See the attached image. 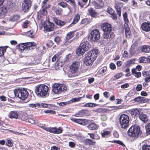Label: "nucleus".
<instances>
[{"label": "nucleus", "instance_id": "nucleus-29", "mask_svg": "<svg viewBox=\"0 0 150 150\" xmlns=\"http://www.w3.org/2000/svg\"><path fill=\"white\" fill-rule=\"evenodd\" d=\"M84 143L86 145H94L96 142L90 139H86L84 140Z\"/></svg>", "mask_w": 150, "mask_h": 150}, {"label": "nucleus", "instance_id": "nucleus-57", "mask_svg": "<svg viewBox=\"0 0 150 150\" xmlns=\"http://www.w3.org/2000/svg\"><path fill=\"white\" fill-rule=\"evenodd\" d=\"M122 73H118L115 75L114 77L117 79H118L122 76Z\"/></svg>", "mask_w": 150, "mask_h": 150}, {"label": "nucleus", "instance_id": "nucleus-5", "mask_svg": "<svg viewBox=\"0 0 150 150\" xmlns=\"http://www.w3.org/2000/svg\"><path fill=\"white\" fill-rule=\"evenodd\" d=\"M141 133L140 127L139 126H132L128 131V134L130 136L134 139H136L139 135Z\"/></svg>", "mask_w": 150, "mask_h": 150}, {"label": "nucleus", "instance_id": "nucleus-45", "mask_svg": "<svg viewBox=\"0 0 150 150\" xmlns=\"http://www.w3.org/2000/svg\"><path fill=\"white\" fill-rule=\"evenodd\" d=\"M58 5L63 8H65L68 6V4L66 3L63 1L59 3Z\"/></svg>", "mask_w": 150, "mask_h": 150}, {"label": "nucleus", "instance_id": "nucleus-56", "mask_svg": "<svg viewBox=\"0 0 150 150\" xmlns=\"http://www.w3.org/2000/svg\"><path fill=\"white\" fill-rule=\"evenodd\" d=\"M101 74H104L107 70V68L105 67H103L100 69Z\"/></svg>", "mask_w": 150, "mask_h": 150}, {"label": "nucleus", "instance_id": "nucleus-42", "mask_svg": "<svg viewBox=\"0 0 150 150\" xmlns=\"http://www.w3.org/2000/svg\"><path fill=\"white\" fill-rule=\"evenodd\" d=\"M7 142L6 143V145L9 147H12L13 145L12 140L10 138H8L6 139Z\"/></svg>", "mask_w": 150, "mask_h": 150}, {"label": "nucleus", "instance_id": "nucleus-24", "mask_svg": "<svg viewBox=\"0 0 150 150\" xmlns=\"http://www.w3.org/2000/svg\"><path fill=\"white\" fill-rule=\"evenodd\" d=\"M141 110L139 109H133L130 110V112L132 115L135 116L139 115L140 113Z\"/></svg>", "mask_w": 150, "mask_h": 150}, {"label": "nucleus", "instance_id": "nucleus-12", "mask_svg": "<svg viewBox=\"0 0 150 150\" xmlns=\"http://www.w3.org/2000/svg\"><path fill=\"white\" fill-rule=\"evenodd\" d=\"M31 6V1L30 0H23L22 4V9L23 11L27 12Z\"/></svg>", "mask_w": 150, "mask_h": 150}, {"label": "nucleus", "instance_id": "nucleus-31", "mask_svg": "<svg viewBox=\"0 0 150 150\" xmlns=\"http://www.w3.org/2000/svg\"><path fill=\"white\" fill-rule=\"evenodd\" d=\"M52 107V105L50 104H47L46 103H39V108H50Z\"/></svg>", "mask_w": 150, "mask_h": 150}, {"label": "nucleus", "instance_id": "nucleus-60", "mask_svg": "<svg viewBox=\"0 0 150 150\" xmlns=\"http://www.w3.org/2000/svg\"><path fill=\"white\" fill-rule=\"evenodd\" d=\"M27 121H28L32 124H34L35 122V120H34V119H32V118H28V120H27Z\"/></svg>", "mask_w": 150, "mask_h": 150}, {"label": "nucleus", "instance_id": "nucleus-46", "mask_svg": "<svg viewBox=\"0 0 150 150\" xmlns=\"http://www.w3.org/2000/svg\"><path fill=\"white\" fill-rule=\"evenodd\" d=\"M60 54V53H58V54H55L52 58V62H54L57 59L59 55Z\"/></svg>", "mask_w": 150, "mask_h": 150}, {"label": "nucleus", "instance_id": "nucleus-53", "mask_svg": "<svg viewBox=\"0 0 150 150\" xmlns=\"http://www.w3.org/2000/svg\"><path fill=\"white\" fill-rule=\"evenodd\" d=\"M44 112L46 113H50L54 114L55 113V111L52 110H47L44 111Z\"/></svg>", "mask_w": 150, "mask_h": 150}, {"label": "nucleus", "instance_id": "nucleus-2", "mask_svg": "<svg viewBox=\"0 0 150 150\" xmlns=\"http://www.w3.org/2000/svg\"><path fill=\"white\" fill-rule=\"evenodd\" d=\"M98 51L97 49H94L88 52L86 54L84 59V63L87 66L92 64L97 57Z\"/></svg>", "mask_w": 150, "mask_h": 150}, {"label": "nucleus", "instance_id": "nucleus-25", "mask_svg": "<svg viewBox=\"0 0 150 150\" xmlns=\"http://www.w3.org/2000/svg\"><path fill=\"white\" fill-rule=\"evenodd\" d=\"M139 117L140 119L144 122H147L148 120V117L146 115L143 113L139 115Z\"/></svg>", "mask_w": 150, "mask_h": 150}, {"label": "nucleus", "instance_id": "nucleus-26", "mask_svg": "<svg viewBox=\"0 0 150 150\" xmlns=\"http://www.w3.org/2000/svg\"><path fill=\"white\" fill-rule=\"evenodd\" d=\"M26 43H21L18 45L16 47L18 49H20L22 52L23 50H26Z\"/></svg>", "mask_w": 150, "mask_h": 150}, {"label": "nucleus", "instance_id": "nucleus-55", "mask_svg": "<svg viewBox=\"0 0 150 150\" xmlns=\"http://www.w3.org/2000/svg\"><path fill=\"white\" fill-rule=\"evenodd\" d=\"M76 145V143L72 142H69V146L71 148L74 147Z\"/></svg>", "mask_w": 150, "mask_h": 150}, {"label": "nucleus", "instance_id": "nucleus-47", "mask_svg": "<svg viewBox=\"0 0 150 150\" xmlns=\"http://www.w3.org/2000/svg\"><path fill=\"white\" fill-rule=\"evenodd\" d=\"M109 142H112V143H117L123 146L124 145L123 143L121 142L119 140H113L112 141H109Z\"/></svg>", "mask_w": 150, "mask_h": 150}, {"label": "nucleus", "instance_id": "nucleus-30", "mask_svg": "<svg viewBox=\"0 0 150 150\" xmlns=\"http://www.w3.org/2000/svg\"><path fill=\"white\" fill-rule=\"evenodd\" d=\"M88 127L90 130H94L97 129L98 126L95 123H91L88 125Z\"/></svg>", "mask_w": 150, "mask_h": 150}, {"label": "nucleus", "instance_id": "nucleus-34", "mask_svg": "<svg viewBox=\"0 0 150 150\" xmlns=\"http://www.w3.org/2000/svg\"><path fill=\"white\" fill-rule=\"evenodd\" d=\"M20 117L19 119H21L23 120L27 121L28 117H27V115L26 114H24L21 111V113L20 114Z\"/></svg>", "mask_w": 150, "mask_h": 150}, {"label": "nucleus", "instance_id": "nucleus-1", "mask_svg": "<svg viewBox=\"0 0 150 150\" xmlns=\"http://www.w3.org/2000/svg\"><path fill=\"white\" fill-rule=\"evenodd\" d=\"M35 91L38 96L45 97L49 94V87L44 84L37 85L35 87Z\"/></svg>", "mask_w": 150, "mask_h": 150}, {"label": "nucleus", "instance_id": "nucleus-3", "mask_svg": "<svg viewBox=\"0 0 150 150\" xmlns=\"http://www.w3.org/2000/svg\"><path fill=\"white\" fill-rule=\"evenodd\" d=\"M101 28L104 32V38L106 39L110 38L112 35V33L111 34L112 29V25L108 23H105L102 25Z\"/></svg>", "mask_w": 150, "mask_h": 150}, {"label": "nucleus", "instance_id": "nucleus-41", "mask_svg": "<svg viewBox=\"0 0 150 150\" xmlns=\"http://www.w3.org/2000/svg\"><path fill=\"white\" fill-rule=\"evenodd\" d=\"M125 33L126 36L129 35L130 33V29L128 27V24H125L124 25Z\"/></svg>", "mask_w": 150, "mask_h": 150}, {"label": "nucleus", "instance_id": "nucleus-4", "mask_svg": "<svg viewBox=\"0 0 150 150\" xmlns=\"http://www.w3.org/2000/svg\"><path fill=\"white\" fill-rule=\"evenodd\" d=\"M67 89L66 86L63 84L54 83L52 86V90L55 94H59L66 91Z\"/></svg>", "mask_w": 150, "mask_h": 150}, {"label": "nucleus", "instance_id": "nucleus-35", "mask_svg": "<svg viewBox=\"0 0 150 150\" xmlns=\"http://www.w3.org/2000/svg\"><path fill=\"white\" fill-rule=\"evenodd\" d=\"M80 17V16L78 14H76L74 18L73 23L74 24L77 23L79 21Z\"/></svg>", "mask_w": 150, "mask_h": 150}, {"label": "nucleus", "instance_id": "nucleus-10", "mask_svg": "<svg viewBox=\"0 0 150 150\" xmlns=\"http://www.w3.org/2000/svg\"><path fill=\"white\" fill-rule=\"evenodd\" d=\"M40 127L47 131L54 134H58L61 133L62 132V129L60 127L56 128L55 127H46L43 126H40Z\"/></svg>", "mask_w": 150, "mask_h": 150}, {"label": "nucleus", "instance_id": "nucleus-43", "mask_svg": "<svg viewBox=\"0 0 150 150\" xmlns=\"http://www.w3.org/2000/svg\"><path fill=\"white\" fill-rule=\"evenodd\" d=\"M82 98L81 97H80L73 98L69 101V103H71L73 102H78Z\"/></svg>", "mask_w": 150, "mask_h": 150}, {"label": "nucleus", "instance_id": "nucleus-48", "mask_svg": "<svg viewBox=\"0 0 150 150\" xmlns=\"http://www.w3.org/2000/svg\"><path fill=\"white\" fill-rule=\"evenodd\" d=\"M56 14L57 15L61 14L62 13V9L60 8H58L55 11Z\"/></svg>", "mask_w": 150, "mask_h": 150}, {"label": "nucleus", "instance_id": "nucleus-51", "mask_svg": "<svg viewBox=\"0 0 150 150\" xmlns=\"http://www.w3.org/2000/svg\"><path fill=\"white\" fill-rule=\"evenodd\" d=\"M146 132L149 134H150V123L148 124L145 127Z\"/></svg>", "mask_w": 150, "mask_h": 150}, {"label": "nucleus", "instance_id": "nucleus-59", "mask_svg": "<svg viewBox=\"0 0 150 150\" xmlns=\"http://www.w3.org/2000/svg\"><path fill=\"white\" fill-rule=\"evenodd\" d=\"M55 66L56 68L57 69H58L62 67V65L61 64L57 62L56 63Z\"/></svg>", "mask_w": 150, "mask_h": 150}, {"label": "nucleus", "instance_id": "nucleus-37", "mask_svg": "<svg viewBox=\"0 0 150 150\" xmlns=\"http://www.w3.org/2000/svg\"><path fill=\"white\" fill-rule=\"evenodd\" d=\"M98 105L96 104L92 103H86L83 105L84 107H92L97 106Z\"/></svg>", "mask_w": 150, "mask_h": 150}, {"label": "nucleus", "instance_id": "nucleus-23", "mask_svg": "<svg viewBox=\"0 0 150 150\" xmlns=\"http://www.w3.org/2000/svg\"><path fill=\"white\" fill-rule=\"evenodd\" d=\"M7 12V10L5 8H0V18H4Z\"/></svg>", "mask_w": 150, "mask_h": 150}, {"label": "nucleus", "instance_id": "nucleus-27", "mask_svg": "<svg viewBox=\"0 0 150 150\" xmlns=\"http://www.w3.org/2000/svg\"><path fill=\"white\" fill-rule=\"evenodd\" d=\"M85 51H86L82 49V48L79 46V48L77 49L76 53L77 55L81 56L83 55Z\"/></svg>", "mask_w": 150, "mask_h": 150}, {"label": "nucleus", "instance_id": "nucleus-61", "mask_svg": "<svg viewBox=\"0 0 150 150\" xmlns=\"http://www.w3.org/2000/svg\"><path fill=\"white\" fill-rule=\"evenodd\" d=\"M110 67L112 69H114L116 68V66L113 63H111L110 64Z\"/></svg>", "mask_w": 150, "mask_h": 150}, {"label": "nucleus", "instance_id": "nucleus-54", "mask_svg": "<svg viewBox=\"0 0 150 150\" xmlns=\"http://www.w3.org/2000/svg\"><path fill=\"white\" fill-rule=\"evenodd\" d=\"M107 12L110 14H112L114 11L111 8L108 7L107 9Z\"/></svg>", "mask_w": 150, "mask_h": 150}, {"label": "nucleus", "instance_id": "nucleus-39", "mask_svg": "<svg viewBox=\"0 0 150 150\" xmlns=\"http://www.w3.org/2000/svg\"><path fill=\"white\" fill-rule=\"evenodd\" d=\"M74 32H71L68 33L67 35L66 36V39L67 40H69L72 38L74 36Z\"/></svg>", "mask_w": 150, "mask_h": 150}, {"label": "nucleus", "instance_id": "nucleus-49", "mask_svg": "<svg viewBox=\"0 0 150 150\" xmlns=\"http://www.w3.org/2000/svg\"><path fill=\"white\" fill-rule=\"evenodd\" d=\"M143 150H150V146L147 145H144L142 146Z\"/></svg>", "mask_w": 150, "mask_h": 150}, {"label": "nucleus", "instance_id": "nucleus-64", "mask_svg": "<svg viewBox=\"0 0 150 150\" xmlns=\"http://www.w3.org/2000/svg\"><path fill=\"white\" fill-rule=\"evenodd\" d=\"M142 88V86L141 84L138 85L136 88V90L137 91H140Z\"/></svg>", "mask_w": 150, "mask_h": 150}, {"label": "nucleus", "instance_id": "nucleus-62", "mask_svg": "<svg viewBox=\"0 0 150 150\" xmlns=\"http://www.w3.org/2000/svg\"><path fill=\"white\" fill-rule=\"evenodd\" d=\"M146 59V58L145 57H142L139 58V62L141 63L144 62L145 59Z\"/></svg>", "mask_w": 150, "mask_h": 150}, {"label": "nucleus", "instance_id": "nucleus-44", "mask_svg": "<svg viewBox=\"0 0 150 150\" xmlns=\"http://www.w3.org/2000/svg\"><path fill=\"white\" fill-rule=\"evenodd\" d=\"M30 21L28 20H25L23 22V26L24 28H26L28 27Z\"/></svg>", "mask_w": 150, "mask_h": 150}, {"label": "nucleus", "instance_id": "nucleus-33", "mask_svg": "<svg viewBox=\"0 0 150 150\" xmlns=\"http://www.w3.org/2000/svg\"><path fill=\"white\" fill-rule=\"evenodd\" d=\"M93 4L95 8L96 9H99L102 8L104 6V3H101V4H98L95 2H93Z\"/></svg>", "mask_w": 150, "mask_h": 150}, {"label": "nucleus", "instance_id": "nucleus-40", "mask_svg": "<svg viewBox=\"0 0 150 150\" xmlns=\"http://www.w3.org/2000/svg\"><path fill=\"white\" fill-rule=\"evenodd\" d=\"M19 19V17L17 15H14L11 17L9 19V21H11L14 22Z\"/></svg>", "mask_w": 150, "mask_h": 150}, {"label": "nucleus", "instance_id": "nucleus-32", "mask_svg": "<svg viewBox=\"0 0 150 150\" xmlns=\"http://www.w3.org/2000/svg\"><path fill=\"white\" fill-rule=\"evenodd\" d=\"M54 21L56 23L59 25L63 26L65 24V22L62 21L60 20L57 19L56 18L54 19Z\"/></svg>", "mask_w": 150, "mask_h": 150}, {"label": "nucleus", "instance_id": "nucleus-19", "mask_svg": "<svg viewBox=\"0 0 150 150\" xmlns=\"http://www.w3.org/2000/svg\"><path fill=\"white\" fill-rule=\"evenodd\" d=\"M122 7V4L121 3H119L115 4L116 12L119 17H120L121 16V8Z\"/></svg>", "mask_w": 150, "mask_h": 150}, {"label": "nucleus", "instance_id": "nucleus-17", "mask_svg": "<svg viewBox=\"0 0 150 150\" xmlns=\"http://www.w3.org/2000/svg\"><path fill=\"white\" fill-rule=\"evenodd\" d=\"M134 100L137 101L139 103H145L147 102L148 101L147 99L143 97H138L135 98Z\"/></svg>", "mask_w": 150, "mask_h": 150}, {"label": "nucleus", "instance_id": "nucleus-18", "mask_svg": "<svg viewBox=\"0 0 150 150\" xmlns=\"http://www.w3.org/2000/svg\"><path fill=\"white\" fill-rule=\"evenodd\" d=\"M36 45V44L34 42L26 43V50H32L35 47Z\"/></svg>", "mask_w": 150, "mask_h": 150}, {"label": "nucleus", "instance_id": "nucleus-8", "mask_svg": "<svg viewBox=\"0 0 150 150\" xmlns=\"http://www.w3.org/2000/svg\"><path fill=\"white\" fill-rule=\"evenodd\" d=\"M120 122L121 128L125 129L129 125V118L128 116L125 114L121 115L120 117Z\"/></svg>", "mask_w": 150, "mask_h": 150}, {"label": "nucleus", "instance_id": "nucleus-63", "mask_svg": "<svg viewBox=\"0 0 150 150\" xmlns=\"http://www.w3.org/2000/svg\"><path fill=\"white\" fill-rule=\"evenodd\" d=\"M54 40L57 43H58L60 41V38L59 37H56L54 39Z\"/></svg>", "mask_w": 150, "mask_h": 150}, {"label": "nucleus", "instance_id": "nucleus-58", "mask_svg": "<svg viewBox=\"0 0 150 150\" xmlns=\"http://www.w3.org/2000/svg\"><path fill=\"white\" fill-rule=\"evenodd\" d=\"M132 5L133 7H137V2H136L134 0H132Z\"/></svg>", "mask_w": 150, "mask_h": 150}, {"label": "nucleus", "instance_id": "nucleus-38", "mask_svg": "<svg viewBox=\"0 0 150 150\" xmlns=\"http://www.w3.org/2000/svg\"><path fill=\"white\" fill-rule=\"evenodd\" d=\"M28 107L30 108H35L37 109L39 108V103H31L29 105Z\"/></svg>", "mask_w": 150, "mask_h": 150}, {"label": "nucleus", "instance_id": "nucleus-11", "mask_svg": "<svg viewBox=\"0 0 150 150\" xmlns=\"http://www.w3.org/2000/svg\"><path fill=\"white\" fill-rule=\"evenodd\" d=\"M27 61L26 63V65L31 66L34 65L38 64L39 63V61L38 59H35L32 56H28L27 57Z\"/></svg>", "mask_w": 150, "mask_h": 150}, {"label": "nucleus", "instance_id": "nucleus-9", "mask_svg": "<svg viewBox=\"0 0 150 150\" xmlns=\"http://www.w3.org/2000/svg\"><path fill=\"white\" fill-rule=\"evenodd\" d=\"M100 35L99 30L97 29L93 30L88 36V38L92 41H96L100 38Z\"/></svg>", "mask_w": 150, "mask_h": 150}, {"label": "nucleus", "instance_id": "nucleus-13", "mask_svg": "<svg viewBox=\"0 0 150 150\" xmlns=\"http://www.w3.org/2000/svg\"><path fill=\"white\" fill-rule=\"evenodd\" d=\"M21 111L13 110L10 112L8 114V117L11 119H20Z\"/></svg>", "mask_w": 150, "mask_h": 150}, {"label": "nucleus", "instance_id": "nucleus-20", "mask_svg": "<svg viewBox=\"0 0 150 150\" xmlns=\"http://www.w3.org/2000/svg\"><path fill=\"white\" fill-rule=\"evenodd\" d=\"M72 120L75 122L78 123L80 124L84 125L87 124V121L83 119H73Z\"/></svg>", "mask_w": 150, "mask_h": 150}, {"label": "nucleus", "instance_id": "nucleus-16", "mask_svg": "<svg viewBox=\"0 0 150 150\" xmlns=\"http://www.w3.org/2000/svg\"><path fill=\"white\" fill-rule=\"evenodd\" d=\"M80 46L86 51L88 50L91 47V45L89 44L88 42L86 41L82 42L80 44Z\"/></svg>", "mask_w": 150, "mask_h": 150}, {"label": "nucleus", "instance_id": "nucleus-21", "mask_svg": "<svg viewBox=\"0 0 150 150\" xmlns=\"http://www.w3.org/2000/svg\"><path fill=\"white\" fill-rule=\"evenodd\" d=\"M140 50L142 52L147 53L150 51V47L147 45H144L140 47Z\"/></svg>", "mask_w": 150, "mask_h": 150}, {"label": "nucleus", "instance_id": "nucleus-7", "mask_svg": "<svg viewBox=\"0 0 150 150\" xmlns=\"http://www.w3.org/2000/svg\"><path fill=\"white\" fill-rule=\"evenodd\" d=\"M80 63L79 61H76L73 62L70 66V71L71 74H69V77H74L76 76L75 73L79 70Z\"/></svg>", "mask_w": 150, "mask_h": 150}, {"label": "nucleus", "instance_id": "nucleus-36", "mask_svg": "<svg viewBox=\"0 0 150 150\" xmlns=\"http://www.w3.org/2000/svg\"><path fill=\"white\" fill-rule=\"evenodd\" d=\"M6 49V46L0 47V57H2L4 55Z\"/></svg>", "mask_w": 150, "mask_h": 150}, {"label": "nucleus", "instance_id": "nucleus-22", "mask_svg": "<svg viewBox=\"0 0 150 150\" xmlns=\"http://www.w3.org/2000/svg\"><path fill=\"white\" fill-rule=\"evenodd\" d=\"M89 15L92 17L96 18L98 16V13L94 10L93 8H91L88 10Z\"/></svg>", "mask_w": 150, "mask_h": 150}, {"label": "nucleus", "instance_id": "nucleus-50", "mask_svg": "<svg viewBox=\"0 0 150 150\" xmlns=\"http://www.w3.org/2000/svg\"><path fill=\"white\" fill-rule=\"evenodd\" d=\"M8 7L10 10H12L15 8V5L13 3H10V5H8Z\"/></svg>", "mask_w": 150, "mask_h": 150}, {"label": "nucleus", "instance_id": "nucleus-14", "mask_svg": "<svg viewBox=\"0 0 150 150\" xmlns=\"http://www.w3.org/2000/svg\"><path fill=\"white\" fill-rule=\"evenodd\" d=\"M48 24L45 25L44 27V30L45 32L46 33L47 32L52 31L54 29V24L53 23L49 22Z\"/></svg>", "mask_w": 150, "mask_h": 150}, {"label": "nucleus", "instance_id": "nucleus-6", "mask_svg": "<svg viewBox=\"0 0 150 150\" xmlns=\"http://www.w3.org/2000/svg\"><path fill=\"white\" fill-rule=\"evenodd\" d=\"M15 96L22 100H25L26 98L28 95V93L26 89H16L13 91Z\"/></svg>", "mask_w": 150, "mask_h": 150}, {"label": "nucleus", "instance_id": "nucleus-28", "mask_svg": "<svg viewBox=\"0 0 150 150\" xmlns=\"http://www.w3.org/2000/svg\"><path fill=\"white\" fill-rule=\"evenodd\" d=\"M101 134L102 137H107L111 135V132L110 131L103 130L101 132Z\"/></svg>", "mask_w": 150, "mask_h": 150}, {"label": "nucleus", "instance_id": "nucleus-15", "mask_svg": "<svg viewBox=\"0 0 150 150\" xmlns=\"http://www.w3.org/2000/svg\"><path fill=\"white\" fill-rule=\"evenodd\" d=\"M142 30L146 32L150 31V22H147L143 23L141 25Z\"/></svg>", "mask_w": 150, "mask_h": 150}, {"label": "nucleus", "instance_id": "nucleus-52", "mask_svg": "<svg viewBox=\"0 0 150 150\" xmlns=\"http://www.w3.org/2000/svg\"><path fill=\"white\" fill-rule=\"evenodd\" d=\"M68 2H70L74 6V8L76 7V5L74 0H64Z\"/></svg>", "mask_w": 150, "mask_h": 150}]
</instances>
